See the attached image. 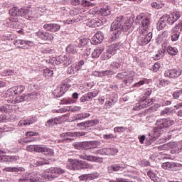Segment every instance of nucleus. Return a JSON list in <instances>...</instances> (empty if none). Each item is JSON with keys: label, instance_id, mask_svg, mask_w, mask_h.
<instances>
[{"label": "nucleus", "instance_id": "1", "mask_svg": "<svg viewBox=\"0 0 182 182\" xmlns=\"http://www.w3.org/2000/svg\"><path fill=\"white\" fill-rule=\"evenodd\" d=\"M67 168L69 170H93V165L79 159H68Z\"/></svg>", "mask_w": 182, "mask_h": 182}, {"label": "nucleus", "instance_id": "2", "mask_svg": "<svg viewBox=\"0 0 182 182\" xmlns=\"http://www.w3.org/2000/svg\"><path fill=\"white\" fill-rule=\"evenodd\" d=\"M136 21L137 22L141 21V26L139 28V33H146L150 25V19L146 16V14H144V13H142L136 16Z\"/></svg>", "mask_w": 182, "mask_h": 182}, {"label": "nucleus", "instance_id": "3", "mask_svg": "<svg viewBox=\"0 0 182 182\" xmlns=\"http://www.w3.org/2000/svg\"><path fill=\"white\" fill-rule=\"evenodd\" d=\"M124 18L123 16H118L116 20L111 25V31H115L114 33L115 36H117L119 31H124V26H123V21Z\"/></svg>", "mask_w": 182, "mask_h": 182}, {"label": "nucleus", "instance_id": "4", "mask_svg": "<svg viewBox=\"0 0 182 182\" xmlns=\"http://www.w3.org/2000/svg\"><path fill=\"white\" fill-rule=\"evenodd\" d=\"M19 16H23L25 19L28 21H32L33 19H36L38 18V14L35 11H31V9L23 7L20 9V14Z\"/></svg>", "mask_w": 182, "mask_h": 182}, {"label": "nucleus", "instance_id": "5", "mask_svg": "<svg viewBox=\"0 0 182 182\" xmlns=\"http://www.w3.org/2000/svg\"><path fill=\"white\" fill-rule=\"evenodd\" d=\"M163 16L168 25H174L181 18V13L180 11H173L170 14H164Z\"/></svg>", "mask_w": 182, "mask_h": 182}, {"label": "nucleus", "instance_id": "6", "mask_svg": "<svg viewBox=\"0 0 182 182\" xmlns=\"http://www.w3.org/2000/svg\"><path fill=\"white\" fill-rule=\"evenodd\" d=\"M156 102V100L151 98H141L139 103L136 104L134 107V110H140L141 109H144L146 107H149V106H151L153 105V102Z\"/></svg>", "mask_w": 182, "mask_h": 182}, {"label": "nucleus", "instance_id": "7", "mask_svg": "<svg viewBox=\"0 0 182 182\" xmlns=\"http://www.w3.org/2000/svg\"><path fill=\"white\" fill-rule=\"evenodd\" d=\"M35 36L38 38V39H41V41H53L55 39L53 34L42 30L37 31L35 33Z\"/></svg>", "mask_w": 182, "mask_h": 182}, {"label": "nucleus", "instance_id": "8", "mask_svg": "<svg viewBox=\"0 0 182 182\" xmlns=\"http://www.w3.org/2000/svg\"><path fill=\"white\" fill-rule=\"evenodd\" d=\"M35 36L38 38V39H41V41H53L55 39L53 34L42 30L37 31L35 33Z\"/></svg>", "mask_w": 182, "mask_h": 182}, {"label": "nucleus", "instance_id": "9", "mask_svg": "<svg viewBox=\"0 0 182 182\" xmlns=\"http://www.w3.org/2000/svg\"><path fill=\"white\" fill-rule=\"evenodd\" d=\"M140 35L138 37V42L140 43V45H147L150 41H151V38H153V33H148L146 31V33H139Z\"/></svg>", "mask_w": 182, "mask_h": 182}, {"label": "nucleus", "instance_id": "10", "mask_svg": "<svg viewBox=\"0 0 182 182\" xmlns=\"http://www.w3.org/2000/svg\"><path fill=\"white\" fill-rule=\"evenodd\" d=\"M156 124L159 129H166L170 127V126H173V124H174V121L169 118H164L156 121Z\"/></svg>", "mask_w": 182, "mask_h": 182}, {"label": "nucleus", "instance_id": "11", "mask_svg": "<svg viewBox=\"0 0 182 182\" xmlns=\"http://www.w3.org/2000/svg\"><path fill=\"white\" fill-rule=\"evenodd\" d=\"M134 75L135 73L133 71H130L128 73L124 72V73H118L116 75V77L120 80L124 79V83L127 84V82H129V80H131V82L133 81V77L134 76Z\"/></svg>", "mask_w": 182, "mask_h": 182}, {"label": "nucleus", "instance_id": "12", "mask_svg": "<svg viewBox=\"0 0 182 182\" xmlns=\"http://www.w3.org/2000/svg\"><path fill=\"white\" fill-rule=\"evenodd\" d=\"M79 157L81 160H87V161H91V163H103V158L86 155V154H80Z\"/></svg>", "mask_w": 182, "mask_h": 182}, {"label": "nucleus", "instance_id": "13", "mask_svg": "<svg viewBox=\"0 0 182 182\" xmlns=\"http://www.w3.org/2000/svg\"><path fill=\"white\" fill-rule=\"evenodd\" d=\"M182 70L180 68L178 69H171L165 72L164 75L166 77H169L170 79H176L179 76H181Z\"/></svg>", "mask_w": 182, "mask_h": 182}, {"label": "nucleus", "instance_id": "14", "mask_svg": "<svg viewBox=\"0 0 182 182\" xmlns=\"http://www.w3.org/2000/svg\"><path fill=\"white\" fill-rule=\"evenodd\" d=\"M43 28L47 32H58V31H60V25L58 23H45Z\"/></svg>", "mask_w": 182, "mask_h": 182}, {"label": "nucleus", "instance_id": "15", "mask_svg": "<svg viewBox=\"0 0 182 182\" xmlns=\"http://www.w3.org/2000/svg\"><path fill=\"white\" fill-rule=\"evenodd\" d=\"M30 43L31 41L23 39H17L14 41V45L19 49H26V46H29Z\"/></svg>", "mask_w": 182, "mask_h": 182}, {"label": "nucleus", "instance_id": "16", "mask_svg": "<svg viewBox=\"0 0 182 182\" xmlns=\"http://www.w3.org/2000/svg\"><path fill=\"white\" fill-rule=\"evenodd\" d=\"M40 177L42 178V181H43V180H53V178H58L57 176L53 175L50 172V168L43 171L42 173L40 174Z\"/></svg>", "mask_w": 182, "mask_h": 182}, {"label": "nucleus", "instance_id": "17", "mask_svg": "<svg viewBox=\"0 0 182 182\" xmlns=\"http://www.w3.org/2000/svg\"><path fill=\"white\" fill-rule=\"evenodd\" d=\"M105 39V36L103 33L98 32L95 34V36L92 38V45H99V43H102L103 40Z\"/></svg>", "mask_w": 182, "mask_h": 182}, {"label": "nucleus", "instance_id": "18", "mask_svg": "<svg viewBox=\"0 0 182 182\" xmlns=\"http://www.w3.org/2000/svg\"><path fill=\"white\" fill-rule=\"evenodd\" d=\"M38 119H36V118H28L27 119H21L19 121L18 126L19 127H23L26 126H29L31 124H33V123H35V122H37Z\"/></svg>", "mask_w": 182, "mask_h": 182}, {"label": "nucleus", "instance_id": "19", "mask_svg": "<svg viewBox=\"0 0 182 182\" xmlns=\"http://www.w3.org/2000/svg\"><path fill=\"white\" fill-rule=\"evenodd\" d=\"M38 153H43L44 156H48V157H51V156H53V154H55V152H53V149L41 145H40V149L38 151Z\"/></svg>", "mask_w": 182, "mask_h": 182}, {"label": "nucleus", "instance_id": "20", "mask_svg": "<svg viewBox=\"0 0 182 182\" xmlns=\"http://www.w3.org/2000/svg\"><path fill=\"white\" fill-rule=\"evenodd\" d=\"M161 129L159 127H154L153 129V132L151 134H149V140H152V141H155V140H157L160 137L161 134Z\"/></svg>", "mask_w": 182, "mask_h": 182}, {"label": "nucleus", "instance_id": "21", "mask_svg": "<svg viewBox=\"0 0 182 182\" xmlns=\"http://www.w3.org/2000/svg\"><path fill=\"white\" fill-rule=\"evenodd\" d=\"M62 123V117H56L54 119H48L46 124L45 126L46 127H50V126H53L55 124H60Z\"/></svg>", "mask_w": 182, "mask_h": 182}, {"label": "nucleus", "instance_id": "22", "mask_svg": "<svg viewBox=\"0 0 182 182\" xmlns=\"http://www.w3.org/2000/svg\"><path fill=\"white\" fill-rule=\"evenodd\" d=\"M99 142L96 141L82 142V150H89L90 149H93V147L97 146Z\"/></svg>", "mask_w": 182, "mask_h": 182}, {"label": "nucleus", "instance_id": "23", "mask_svg": "<svg viewBox=\"0 0 182 182\" xmlns=\"http://www.w3.org/2000/svg\"><path fill=\"white\" fill-rule=\"evenodd\" d=\"M161 167L164 170H173L174 167H180V164L174 162H164L161 164Z\"/></svg>", "mask_w": 182, "mask_h": 182}, {"label": "nucleus", "instance_id": "24", "mask_svg": "<svg viewBox=\"0 0 182 182\" xmlns=\"http://www.w3.org/2000/svg\"><path fill=\"white\" fill-rule=\"evenodd\" d=\"M3 171H7L8 173H19L25 171L23 167H6L3 169Z\"/></svg>", "mask_w": 182, "mask_h": 182}, {"label": "nucleus", "instance_id": "25", "mask_svg": "<svg viewBox=\"0 0 182 182\" xmlns=\"http://www.w3.org/2000/svg\"><path fill=\"white\" fill-rule=\"evenodd\" d=\"M120 48H122V46L119 43L117 44H112L108 47V52L110 55H114Z\"/></svg>", "mask_w": 182, "mask_h": 182}, {"label": "nucleus", "instance_id": "26", "mask_svg": "<svg viewBox=\"0 0 182 182\" xmlns=\"http://www.w3.org/2000/svg\"><path fill=\"white\" fill-rule=\"evenodd\" d=\"M50 173H53V176H60V174H65V171L64 169L58 167H51L50 168Z\"/></svg>", "mask_w": 182, "mask_h": 182}, {"label": "nucleus", "instance_id": "27", "mask_svg": "<svg viewBox=\"0 0 182 182\" xmlns=\"http://www.w3.org/2000/svg\"><path fill=\"white\" fill-rule=\"evenodd\" d=\"M95 75L100 77H103L104 76H112V75H114V71L112 70H102L100 72L97 71L95 72Z\"/></svg>", "mask_w": 182, "mask_h": 182}, {"label": "nucleus", "instance_id": "28", "mask_svg": "<svg viewBox=\"0 0 182 182\" xmlns=\"http://www.w3.org/2000/svg\"><path fill=\"white\" fill-rule=\"evenodd\" d=\"M167 25V21L165 19V17L162 16L157 23V30L161 31V29L166 28Z\"/></svg>", "mask_w": 182, "mask_h": 182}, {"label": "nucleus", "instance_id": "29", "mask_svg": "<svg viewBox=\"0 0 182 182\" xmlns=\"http://www.w3.org/2000/svg\"><path fill=\"white\" fill-rule=\"evenodd\" d=\"M100 14L102 16H109V15L112 14L110 7L109 6H104L102 8L100 9Z\"/></svg>", "mask_w": 182, "mask_h": 182}, {"label": "nucleus", "instance_id": "30", "mask_svg": "<svg viewBox=\"0 0 182 182\" xmlns=\"http://www.w3.org/2000/svg\"><path fill=\"white\" fill-rule=\"evenodd\" d=\"M162 48H164L159 50L158 51V53L155 55V56H154L155 60H159V59H161V58H163V56H164V53L166 52V44L165 43L162 44Z\"/></svg>", "mask_w": 182, "mask_h": 182}, {"label": "nucleus", "instance_id": "31", "mask_svg": "<svg viewBox=\"0 0 182 182\" xmlns=\"http://www.w3.org/2000/svg\"><path fill=\"white\" fill-rule=\"evenodd\" d=\"M57 60L59 63H63L64 66H69V65H70V63L68 60V57L66 55H60Z\"/></svg>", "mask_w": 182, "mask_h": 182}, {"label": "nucleus", "instance_id": "32", "mask_svg": "<svg viewBox=\"0 0 182 182\" xmlns=\"http://www.w3.org/2000/svg\"><path fill=\"white\" fill-rule=\"evenodd\" d=\"M122 168H124L123 166L120 164H114L108 167V171L109 173H113V171H119L122 170Z\"/></svg>", "mask_w": 182, "mask_h": 182}, {"label": "nucleus", "instance_id": "33", "mask_svg": "<svg viewBox=\"0 0 182 182\" xmlns=\"http://www.w3.org/2000/svg\"><path fill=\"white\" fill-rule=\"evenodd\" d=\"M25 86L23 85H17L13 87V91L15 95H22L25 92Z\"/></svg>", "mask_w": 182, "mask_h": 182}, {"label": "nucleus", "instance_id": "34", "mask_svg": "<svg viewBox=\"0 0 182 182\" xmlns=\"http://www.w3.org/2000/svg\"><path fill=\"white\" fill-rule=\"evenodd\" d=\"M29 177L30 182H43L41 178V175H38L37 173L29 175Z\"/></svg>", "mask_w": 182, "mask_h": 182}, {"label": "nucleus", "instance_id": "35", "mask_svg": "<svg viewBox=\"0 0 182 182\" xmlns=\"http://www.w3.org/2000/svg\"><path fill=\"white\" fill-rule=\"evenodd\" d=\"M80 18L79 17H72L63 21L65 25H72V23H76V22H80Z\"/></svg>", "mask_w": 182, "mask_h": 182}, {"label": "nucleus", "instance_id": "36", "mask_svg": "<svg viewBox=\"0 0 182 182\" xmlns=\"http://www.w3.org/2000/svg\"><path fill=\"white\" fill-rule=\"evenodd\" d=\"M41 145H28L26 146L27 151L39 153Z\"/></svg>", "mask_w": 182, "mask_h": 182}, {"label": "nucleus", "instance_id": "37", "mask_svg": "<svg viewBox=\"0 0 182 182\" xmlns=\"http://www.w3.org/2000/svg\"><path fill=\"white\" fill-rule=\"evenodd\" d=\"M85 132H68L65 134L66 137H80V136H85Z\"/></svg>", "mask_w": 182, "mask_h": 182}, {"label": "nucleus", "instance_id": "38", "mask_svg": "<svg viewBox=\"0 0 182 182\" xmlns=\"http://www.w3.org/2000/svg\"><path fill=\"white\" fill-rule=\"evenodd\" d=\"M166 50L168 55H171L172 56H176L178 53V50H177L176 47H172L171 46H168Z\"/></svg>", "mask_w": 182, "mask_h": 182}, {"label": "nucleus", "instance_id": "39", "mask_svg": "<svg viewBox=\"0 0 182 182\" xmlns=\"http://www.w3.org/2000/svg\"><path fill=\"white\" fill-rule=\"evenodd\" d=\"M102 52H103V50L102 48H95L91 54V56L93 59H95L96 58H99L100 55H102Z\"/></svg>", "mask_w": 182, "mask_h": 182}, {"label": "nucleus", "instance_id": "40", "mask_svg": "<svg viewBox=\"0 0 182 182\" xmlns=\"http://www.w3.org/2000/svg\"><path fill=\"white\" fill-rule=\"evenodd\" d=\"M21 12V9H18L17 7H13L9 11V14L11 15V16H19Z\"/></svg>", "mask_w": 182, "mask_h": 182}, {"label": "nucleus", "instance_id": "41", "mask_svg": "<svg viewBox=\"0 0 182 182\" xmlns=\"http://www.w3.org/2000/svg\"><path fill=\"white\" fill-rule=\"evenodd\" d=\"M77 43H78V48H84V46H86V45L89 43V40L85 38H80Z\"/></svg>", "mask_w": 182, "mask_h": 182}, {"label": "nucleus", "instance_id": "42", "mask_svg": "<svg viewBox=\"0 0 182 182\" xmlns=\"http://www.w3.org/2000/svg\"><path fill=\"white\" fill-rule=\"evenodd\" d=\"M88 181H92V180H96V178H99L100 177V174L97 172H94L92 173H88Z\"/></svg>", "mask_w": 182, "mask_h": 182}, {"label": "nucleus", "instance_id": "43", "mask_svg": "<svg viewBox=\"0 0 182 182\" xmlns=\"http://www.w3.org/2000/svg\"><path fill=\"white\" fill-rule=\"evenodd\" d=\"M69 87H70V85H68L66 84L61 85V87H60V94L58 95V96H62V95L66 93V92L69 90Z\"/></svg>", "mask_w": 182, "mask_h": 182}, {"label": "nucleus", "instance_id": "44", "mask_svg": "<svg viewBox=\"0 0 182 182\" xmlns=\"http://www.w3.org/2000/svg\"><path fill=\"white\" fill-rule=\"evenodd\" d=\"M167 38H168V33L166 31H164L161 34L159 35L158 41H159V42L161 43V42L166 41V39H167Z\"/></svg>", "mask_w": 182, "mask_h": 182}, {"label": "nucleus", "instance_id": "45", "mask_svg": "<svg viewBox=\"0 0 182 182\" xmlns=\"http://www.w3.org/2000/svg\"><path fill=\"white\" fill-rule=\"evenodd\" d=\"M43 76L49 79L53 76V70H50V69H45L43 71Z\"/></svg>", "mask_w": 182, "mask_h": 182}, {"label": "nucleus", "instance_id": "46", "mask_svg": "<svg viewBox=\"0 0 182 182\" xmlns=\"http://www.w3.org/2000/svg\"><path fill=\"white\" fill-rule=\"evenodd\" d=\"M97 154H101V156H109V148L98 149L97 151Z\"/></svg>", "mask_w": 182, "mask_h": 182}, {"label": "nucleus", "instance_id": "47", "mask_svg": "<svg viewBox=\"0 0 182 182\" xmlns=\"http://www.w3.org/2000/svg\"><path fill=\"white\" fill-rule=\"evenodd\" d=\"M152 8H155V9H161L164 6V4L161 3L160 1H153L151 3Z\"/></svg>", "mask_w": 182, "mask_h": 182}, {"label": "nucleus", "instance_id": "48", "mask_svg": "<svg viewBox=\"0 0 182 182\" xmlns=\"http://www.w3.org/2000/svg\"><path fill=\"white\" fill-rule=\"evenodd\" d=\"M178 38H180V32H174L171 30V41L172 42H176L178 41Z\"/></svg>", "mask_w": 182, "mask_h": 182}, {"label": "nucleus", "instance_id": "49", "mask_svg": "<svg viewBox=\"0 0 182 182\" xmlns=\"http://www.w3.org/2000/svg\"><path fill=\"white\" fill-rule=\"evenodd\" d=\"M87 124V127H92V126H96V124H99L98 119H92L85 122Z\"/></svg>", "mask_w": 182, "mask_h": 182}, {"label": "nucleus", "instance_id": "50", "mask_svg": "<svg viewBox=\"0 0 182 182\" xmlns=\"http://www.w3.org/2000/svg\"><path fill=\"white\" fill-rule=\"evenodd\" d=\"M97 95H99V91H92V92H89L87 94V96L90 100H92V99H94V97H96Z\"/></svg>", "mask_w": 182, "mask_h": 182}, {"label": "nucleus", "instance_id": "51", "mask_svg": "<svg viewBox=\"0 0 182 182\" xmlns=\"http://www.w3.org/2000/svg\"><path fill=\"white\" fill-rule=\"evenodd\" d=\"M79 14H82V9L75 8L70 11V14L72 16H76V15H79Z\"/></svg>", "mask_w": 182, "mask_h": 182}, {"label": "nucleus", "instance_id": "52", "mask_svg": "<svg viewBox=\"0 0 182 182\" xmlns=\"http://www.w3.org/2000/svg\"><path fill=\"white\" fill-rule=\"evenodd\" d=\"M119 153L118 149L108 148V156H116Z\"/></svg>", "mask_w": 182, "mask_h": 182}, {"label": "nucleus", "instance_id": "53", "mask_svg": "<svg viewBox=\"0 0 182 182\" xmlns=\"http://www.w3.org/2000/svg\"><path fill=\"white\" fill-rule=\"evenodd\" d=\"M73 146L77 150H83V142H75Z\"/></svg>", "mask_w": 182, "mask_h": 182}, {"label": "nucleus", "instance_id": "54", "mask_svg": "<svg viewBox=\"0 0 182 182\" xmlns=\"http://www.w3.org/2000/svg\"><path fill=\"white\" fill-rule=\"evenodd\" d=\"M66 52L68 53H76V50H75V47L73 45H68L66 48Z\"/></svg>", "mask_w": 182, "mask_h": 182}, {"label": "nucleus", "instance_id": "55", "mask_svg": "<svg viewBox=\"0 0 182 182\" xmlns=\"http://www.w3.org/2000/svg\"><path fill=\"white\" fill-rule=\"evenodd\" d=\"M15 70H12L10 69H8L6 70H4L3 74L4 76H14L15 75Z\"/></svg>", "mask_w": 182, "mask_h": 182}, {"label": "nucleus", "instance_id": "56", "mask_svg": "<svg viewBox=\"0 0 182 182\" xmlns=\"http://www.w3.org/2000/svg\"><path fill=\"white\" fill-rule=\"evenodd\" d=\"M62 103L63 105H73V103H76V100L68 98L67 100H63Z\"/></svg>", "mask_w": 182, "mask_h": 182}, {"label": "nucleus", "instance_id": "57", "mask_svg": "<svg viewBox=\"0 0 182 182\" xmlns=\"http://www.w3.org/2000/svg\"><path fill=\"white\" fill-rule=\"evenodd\" d=\"M147 176L149 177L150 179L152 180V181H156V173H154L152 171H149L147 172Z\"/></svg>", "mask_w": 182, "mask_h": 182}, {"label": "nucleus", "instance_id": "58", "mask_svg": "<svg viewBox=\"0 0 182 182\" xmlns=\"http://www.w3.org/2000/svg\"><path fill=\"white\" fill-rule=\"evenodd\" d=\"M147 79H144L134 84V87H140V86H143L145 83H147Z\"/></svg>", "mask_w": 182, "mask_h": 182}, {"label": "nucleus", "instance_id": "59", "mask_svg": "<svg viewBox=\"0 0 182 182\" xmlns=\"http://www.w3.org/2000/svg\"><path fill=\"white\" fill-rule=\"evenodd\" d=\"M26 137H33L34 136H39V133L34 132H27L25 134Z\"/></svg>", "mask_w": 182, "mask_h": 182}, {"label": "nucleus", "instance_id": "60", "mask_svg": "<svg viewBox=\"0 0 182 182\" xmlns=\"http://www.w3.org/2000/svg\"><path fill=\"white\" fill-rule=\"evenodd\" d=\"M126 130V128L123 127H116L114 128V132L115 133H123Z\"/></svg>", "mask_w": 182, "mask_h": 182}, {"label": "nucleus", "instance_id": "61", "mask_svg": "<svg viewBox=\"0 0 182 182\" xmlns=\"http://www.w3.org/2000/svg\"><path fill=\"white\" fill-rule=\"evenodd\" d=\"M83 65H85V61L80 60L77 63V64L76 65V66H75L76 70H77V71L80 70V69H82V66H83Z\"/></svg>", "mask_w": 182, "mask_h": 182}, {"label": "nucleus", "instance_id": "62", "mask_svg": "<svg viewBox=\"0 0 182 182\" xmlns=\"http://www.w3.org/2000/svg\"><path fill=\"white\" fill-rule=\"evenodd\" d=\"M160 68H161V64L156 63L153 67L154 72H159V70H160Z\"/></svg>", "mask_w": 182, "mask_h": 182}, {"label": "nucleus", "instance_id": "63", "mask_svg": "<svg viewBox=\"0 0 182 182\" xmlns=\"http://www.w3.org/2000/svg\"><path fill=\"white\" fill-rule=\"evenodd\" d=\"M120 66H122V65L120 64V63L117 62H113L111 64V67L112 68V69H119Z\"/></svg>", "mask_w": 182, "mask_h": 182}, {"label": "nucleus", "instance_id": "64", "mask_svg": "<svg viewBox=\"0 0 182 182\" xmlns=\"http://www.w3.org/2000/svg\"><path fill=\"white\" fill-rule=\"evenodd\" d=\"M52 49L46 47H43L41 48V53H51Z\"/></svg>", "mask_w": 182, "mask_h": 182}]
</instances>
